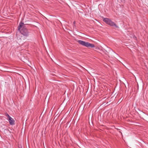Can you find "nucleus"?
I'll list each match as a JSON object with an SVG mask.
<instances>
[{"label": "nucleus", "instance_id": "f257e3e1", "mask_svg": "<svg viewBox=\"0 0 148 148\" xmlns=\"http://www.w3.org/2000/svg\"><path fill=\"white\" fill-rule=\"evenodd\" d=\"M18 30L26 38L29 36V32L25 26V24L21 22L20 23L18 27Z\"/></svg>", "mask_w": 148, "mask_h": 148}, {"label": "nucleus", "instance_id": "f03ea898", "mask_svg": "<svg viewBox=\"0 0 148 148\" xmlns=\"http://www.w3.org/2000/svg\"><path fill=\"white\" fill-rule=\"evenodd\" d=\"M77 42L80 45L87 47L93 48L95 47V46L94 44L83 40H78Z\"/></svg>", "mask_w": 148, "mask_h": 148}, {"label": "nucleus", "instance_id": "7ed1b4c3", "mask_svg": "<svg viewBox=\"0 0 148 148\" xmlns=\"http://www.w3.org/2000/svg\"><path fill=\"white\" fill-rule=\"evenodd\" d=\"M103 21L107 24L112 27H115L116 28H118L119 27L113 22L110 19L107 18H103Z\"/></svg>", "mask_w": 148, "mask_h": 148}, {"label": "nucleus", "instance_id": "20e7f679", "mask_svg": "<svg viewBox=\"0 0 148 148\" xmlns=\"http://www.w3.org/2000/svg\"><path fill=\"white\" fill-rule=\"evenodd\" d=\"M8 120L10 125H13L15 124V121L11 117H10L9 119H8Z\"/></svg>", "mask_w": 148, "mask_h": 148}, {"label": "nucleus", "instance_id": "39448f33", "mask_svg": "<svg viewBox=\"0 0 148 148\" xmlns=\"http://www.w3.org/2000/svg\"><path fill=\"white\" fill-rule=\"evenodd\" d=\"M5 116L6 117H8V119H9L10 117H11L7 113H6L5 114Z\"/></svg>", "mask_w": 148, "mask_h": 148}, {"label": "nucleus", "instance_id": "423d86ee", "mask_svg": "<svg viewBox=\"0 0 148 148\" xmlns=\"http://www.w3.org/2000/svg\"><path fill=\"white\" fill-rule=\"evenodd\" d=\"M75 23V21H74V22H73V23H74V24Z\"/></svg>", "mask_w": 148, "mask_h": 148}, {"label": "nucleus", "instance_id": "0eeeda50", "mask_svg": "<svg viewBox=\"0 0 148 148\" xmlns=\"http://www.w3.org/2000/svg\"><path fill=\"white\" fill-rule=\"evenodd\" d=\"M121 99H120L119 100V101H121Z\"/></svg>", "mask_w": 148, "mask_h": 148}, {"label": "nucleus", "instance_id": "6e6552de", "mask_svg": "<svg viewBox=\"0 0 148 148\" xmlns=\"http://www.w3.org/2000/svg\"><path fill=\"white\" fill-rule=\"evenodd\" d=\"M111 50L112 51H113V50H112V49H111Z\"/></svg>", "mask_w": 148, "mask_h": 148}, {"label": "nucleus", "instance_id": "1a4fd4ad", "mask_svg": "<svg viewBox=\"0 0 148 148\" xmlns=\"http://www.w3.org/2000/svg\"><path fill=\"white\" fill-rule=\"evenodd\" d=\"M22 148V147H21V148Z\"/></svg>", "mask_w": 148, "mask_h": 148}]
</instances>
